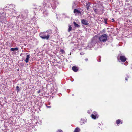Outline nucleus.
I'll return each instance as SVG.
<instances>
[{
	"label": "nucleus",
	"instance_id": "nucleus-2",
	"mask_svg": "<svg viewBox=\"0 0 132 132\" xmlns=\"http://www.w3.org/2000/svg\"><path fill=\"white\" fill-rule=\"evenodd\" d=\"M107 36L106 34H104L100 36L99 38V39L101 41L105 42L107 40Z\"/></svg>",
	"mask_w": 132,
	"mask_h": 132
},
{
	"label": "nucleus",
	"instance_id": "nucleus-6",
	"mask_svg": "<svg viewBox=\"0 0 132 132\" xmlns=\"http://www.w3.org/2000/svg\"><path fill=\"white\" fill-rule=\"evenodd\" d=\"M81 22L82 24L85 25H87L88 24L87 22V21L86 20L84 19L82 20Z\"/></svg>",
	"mask_w": 132,
	"mask_h": 132
},
{
	"label": "nucleus",
	"instance_id": "nucleus-3",
	"mask_svg": "<svg viewBox=\"0 0 132 132\" xmlns=\"http://www.w3.org/2000/svg\"><path fill=\"white\" fill-rule=\"evenodd\" d=\"M91 117L93 119H95L98 118V116L96 112H94L93 113V114H92Z\"/></svg>",
	"mask_w": 132,
	"mask_h": 132
},
{
	"label": "nucleus",
	"instance_id": "nucleus-23",
	"mask_svg": "<svg viewBox=\"0 0 132 132\" xmlns=\"http://www.w3.org/2000/svg\"><path fill=\"white\" fill-rule=\"evenodd\" d=\"M127 63H127H127H126V64H127Z\"/></svg>",
	"mask_w": 132,
	"mask_h": 132
},
{
	"label": "nucleus",
	"instance_id": "nucleus-11",
	"mask_svg": "<svg viewBox=\"0 0 132 132\" xmlns=\"http://www.w3.org/2000/svg\"><path fill=\"white\" fill-rule=\"evenodd\" d=\"M72 27H71L70 26H69V28L68 29V31L69 32L72 29Z\"/></svg>",
	"mask_w": 132,
	"mask_h": 132
},
{
	"label": "nucleus",
	"instance_id": "nucleus-16",
	"mask_svg": "<svg viewBox=\"0 0 132 132\" xmlns=\"http://www.w3.org/2000/svg\"><path fill=\"white\" fill-rule=\"evenodd\" d=\"M61 51L62 52V53H64V50L62 49L61 50Z\"/></svg>",
	"mask_w": 132,
	"mask_h": 132
},
{
	"label": "nucleus",
	"instance_id": "nucleus-17",
	"mask_svg": "<svg viewBox=\"0 0 132 132\" xmlns=\"http://www.w3.org/2000/svg\"><path fill=\"white\" fill-rule=\"evenodd\" d=\"M87 10H88L89 9V6L88 5H87Z\"/></svg>",
	"mask_w": 132,
	"mask_h": 132
},
{
	"label": "nucleus",
	"instance_id": "nucleus-19",
	"mask_svg": "<svg viewBox=\"0 0 132 132\" xmlns=\"http://www.w3.org/2000/svg\"><path fill=\"white\" fill-rule=\"evenodd\" d=\"M52 6L53 7V9H55V7H56V6H55V7H53V6H52Z\"/></svg>",
	"mask_w": 132,
	"mask_h": 132
},
{
	"label": "nucleus",
	"instance_id": "nucleus-4",
	"mask_svg": "<svg viewBox=\"0 0 132 132\" xmlns=\"http://www.w3.org/2000/svg\"><path fill=\"white\" fill-rule=\"evenodd\" d=\"M120 60L121 61L123 62H125L126 60V59L125 56H120Z\"/></svg>",
	"mask_w": 132,
	"mask_h": 132
},
{
	"label": "nucleus",
	"instance_id": "nucleus-20",
	"mask_svg": "<svg viewBox=\"0 0 132 132\" xmlns=\"http://www.w3.org/2000/svg\"><path fill=\"white\" fill-rule=\"evenodd\" d=\"M125 80H127V78H126L125 79Z\"/></svg>",
	"mask_w": 132,
	"mask_h": 132
},
{
	"label": "nucleus",
	"instance_id": "nucleus-25",
	"mask_svg": "<svg viewBox=\"0 0 132 132\" xmlns=\"http://www.w3.org/2000/svg\"><path fill=\"white\" fill-rule=\"evenodd\" d=\"M105 22V23H106V22Z\"/></svg>",
	"mask_w": 132,
	"mask_h": 132
},
{
	"label": "nucleus",
	"instance_id": "nucleus-7",
	"mask_svg": "<svg viewBox=\"0 0 132 132\" xmlns=\"http://www.w3.org/2000/svg\"><path fill=\"white\" fill-rule=\"evenodd\" d=\"M74 13H76L78 14L80 13V12L77 10L75 9L74 10Z\"/></svg>",
	"mask_w": 132,
	"mask_h": 132
},
{
	"label": "nucleus",
	"instance_id": "nucleus-18",
	"mask_svg": "<svg viewBox=\"0 0 132 132\" xmlns=\"http://www.w3.org/2000/svg\"><path fill=\"white\" fill-rule=\"evenodd\" d=\"M47 107L48 108H51V106H47Z\"/></svg>",
	"mask_w": 132,
	"mask_h": 132
},
{
	"label": "nucleus",
	"instance_id": "nucleus-9",
	"mask_svg": "<svg viewBox=\"0 0 132 132\" xmlns=\"http://www.w3.org/2000/svg\"><path fill=\"white\" fill-rule=\"evenodd\" d=\"M80 131V129L79 128L77 127L75 129L74 132H79Z\"/></svg>",
	"mask_w": 132,
	"mask_h": 132
},
{
	"label": "nucleus",
	"instance_id": "nucleus-1",
	"mask_svg": "<svg viewBox=\"0 0 132 132\" xmlns=\"http://www.w3.org/2000/svg\"><path fill=\"white\" fill-rule=\"evenodd\" d=\"M52 33V31L50 30H47L46 32H42L40 34V36L43 39L48 40L50 37V36Z\"/></svg>",
	"mask_w": 132,
	"mask_h": 132
},
{
	"label": "nucleus",
	"instance_id": "nucleus-8",
	"mask_svg": "<svg viewBox=\"0 0 132 132\" xmlns=\"http://www.w3.org/2000/svg\"><path fill=\"white\" fill-rule=\"evenodd\" d=\"M72 69L75 72H77L78 70L77 68L75 66H73L72 68Z\"/></svg>",
	"mask_w": 132,
	"mask_h": 132
},
{
	"label": "nucleus",
	"instance_id": "nucleus-22",
	"mask_svg": "<svg viewBox=\"0 0 132 132\" xmlns=\"http://www.w3.org/2000/svg\"><path fill=\"white\" fill-rule=\"evenodd\" d=\"M112 19L113 20H114V19Z\"/></svg>",
	"mask_w": 132,
	"mask_h": 132
},
{
	"label": "nucleus",
	"instance_id": "nucleus-15",
	"mask_svg": "<svg viewBox=\"0 0 132 132\" xmlns=\"http://www.w3.org/2000/svg\"><path fill=\"white\" fill-rule=\"evenodd\" d=\"M57 132H63V131L59 129L58 130Z\"/></svg>",
	"mask_w": 132,
	"mask_h": 132
},
{
	"label": "nucleus",
	"instance_id": "nucleus-12",
	"mask_svg": "<svg viewBox=\"0 0 132 132\" xmlns=\"http://www.w3.org/2000/svg\"><path fill=\"white\" fill-rule=\"evenodd\" d=\"M74 25L76 27H79V26L75 22H74Z\"/></svg>",
	"mask_w": 132,
	"mask_h": 132
},
{
	"label": "nucleus",
	"instance_id": "nucleus-24",
	"mask_svg": "<svg viewBox=\"0 0 132 132\" xmlns=\"http://www.w3.org/2000/svg\"><path fill=\"white\" fill-rule=\"evenodd\" d=\"M105 22V23H106V22Z\"/></svg>",
	"mask_w": 132,
	"mask_h": 132
},
{
	"label": "nucleus",
	"instance_id": "nucleus-13",
	"mask_svg": "<svg viewBox=\"0 0 132 132\" xmlns=\"http://www.w3.org/2000/svg\"><path fill=\"white\" fill-rule=\"evenodd\" d=\"M120 122V120H118L116 121V123L117 124H119Z\"/></svg>",
	"mask_w": 132,
	"mask_h": 132
},
{
	"label": "nucleus",
	"instance_id": "nucleus-21",
	"mask_svg": "<svg viewBox=\"0 0 132 132\" xmlns=\"http://www.w3.org/2000/svg\"><path fill=\"white\" fill-rule=\"evenodd\" d=\"M86 61H87V59H86Z\"/></svg>",
	"mask_w": 132,
	"mask_h": 132
},
{
	"label": "nucleus",
	"instance_id": "nucleus-10",
	"mask_svg": "<svg viewBox=\"0 0 132 132\" xmlns=\"http://www.w3.org/2000/svg\"><path fill=\"white\" fill-rule=\"evenodd\" d=\"M18 48L16 47L14 48H12L11 49V50L12 51H16L18 50Z\"/></svg>",
	"mask_w": 132,
	"mask_h": 132
},
{
	"label": "nucleus",
	"instance_id": "nucleus-14",
	"mask_svg": "<svg viewBox=\"0 0 132 132\" xmlns=\"http://www.w3.org/2000/svg\"><path fill=\"white\" fill-rule=\"evenodd\" d=\"M16 90L17 91V92H18L20 90L19 88V87L18 86H17L16 87Z\"/></svg>",
	"mask_w": 132,
	"mask_h": 132
},
{
	"label": "nucleus",
	"instance_id": "nucleus-5",
	"mask_svg": "<svg viewBox=\"0 0 132 132\" xmlns=\"http://www.w3.org/2000/svg\"><path fill=\"white\" fill-rule=\"evenodd\" d=\"M30 58V55H27L26 58L25 60L26 63H27L28 62Z\"/></svg>",
	"mask_w": 132,
	"mask_h": 132
}]
</instances>
